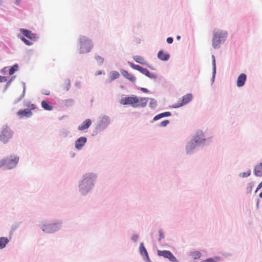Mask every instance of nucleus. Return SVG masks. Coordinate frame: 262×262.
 <instances>
[{
  "label": "nucleus",
  "mask_w": 262,
  "mask_h": 262,
  "mask_svg": "<svg viewBox=\"0 0 262 262\" xmlns=\"http://www.w3.org/2000/svg\"><path fill=\"white\" fill-rule=\"evenodd\" d=\"M148 98H138L136 96L122 97L120 100V103L122 105H130L133 107H144L148 102Z\"/></svg>",
  "instance_id": "1"
},
{
  "label": "nucleus",
  "mask_w": 262,
  "mask_h": 262,
  "mask_svg": "<svg viewBox=\"0 0 262 262\" xmlns=\"http://www.w3.org/2000/svg\"><path fill=\"white\" fill-rule=\"evenodd\" d=\"M96 178V177L94 173H87L84 176L80 184V189L82 194L86 193L89 190Z\"/></svg>",
  "instance_id": "2"
},
{
  "label": "nucleus",
  "mask_w": 262,
  "mask_h": 262,
  "mask_svg": "<svg viewBox=\"0 0 262 262\" xmlns=\"http://www.w3.org/2000/svg\"><path fill=\"white\" fill-rule=\"evenodd\" d=\"M227 34V32L220 30L213 32L212 44L214 49L218 48L220 44L225 41Z\"/></svg>",
  "instance_id": "3"
},
{
  "label": "nucleus",
  "mask_w": 262,
  "mask_h": 262,
  "mask_svg": "<svg viewBox=\"0 0 262 262\" xmlns=\"http://www.w3.org/2000/svg\"><path fill=\"white\" fill-rule=\"evenodd\" d=\"M18 160V157L13 156L2 160L0 161V168L4 167L7 169L13 168L15 167Z\"/></svg>",
  "instance_id": "4"
},
{
  "label": "nucleus",
  "mask_w": 262,
  "mask_h": 262,
  "mask_svg": "<svg viewBox=\"0 0 262 262\" xmlns=\"http://www.w3.org/2000/svg\"><path fill=\"white\" fill-rule=\"evenodd\" d=\"M80 53L89 52L93 47L92 41L88 38L82 36L80 38Z\"/></svg>",
  "instance_id": "5"
},
{
  "label": "nucleus",
  "mask_w": 262,
  "mask_h": 262,
  "mask_svg": "<svg viewBox=\"0 0 262 262\" xmlns=\"http://www.w3.org/2000/svg\"><path fill=\"white\" fill-rule=\"evenodd\" d=\"M13 132L12 129L6 126L4 127L0 134V141L2 142L6 143L9 141L13 137Z\"/></svg>",
  "instance_id": "6"
},
{
  "label": "nucleus",
  "mask_w": 262,
  "mask_h": 262,
  "mask_svg": "<svg viewBox=\"0 0 262 262\" xmlns=\"http://www.w3.org/2000/svg\"><path fill=\"white\" fill-rule=\"evenodd\" d=\"M35 106L34 104H31L30 106V108H26L24 110H20L17 113V115L20 118H23L24 117L29 118L31 117L32 115L31 110L34 109Z\"/></svg>",
  "instance_id": "7"
},
{
  "label": "nucleus",
  "mask_w": 262,
  "mask_h": 262,
  "mask_svg": "<svg viewBox=\"0 0 262 262\" xmlns=\"http://www.w3.org/2000/svg\"><path fill=\"white\" fill-rule=\"evenodd\" d=\"M59 225L57 224H49L42 226V230L47 233H51L57 231L59 229Z\"/></svg>",
  "instance_id": "8"
},
{
  "label": "nucleus",
  "mask_w": 262,
  "mask_h": 262,
  "mask_svg": "<svg viewBox=\"0 0 262 262\" xmlns=\"http://www.w3.org/2000/svg\"><path fill=\"white\" fill-rule=\"evenodd\" d=\"M158 255L159 256H163L165 258H167L169 259L171 261H172V262H176L177 261L176 258L173 256V255L169 251L158 250Z\"/></svg>",
  "instance_id": "9"
},
{
  "label": "nucleus",
  "mask_w": 262,
  "mask_h": 262,
  "mask_svg": "<svg viewBox=\"0 0 262 262\" xmlns=\"http://www.w3.org/2000/svg\"><path fill=\"white\" fill-rule=\"evenodd\" d=\"M193 96L191 94H187L183 96L182 100H181V103H176L174 105L173 107L175 108H178L181 107L184 105L186 104L189 103L192 99Z\"/></svg>",
  "instance_id": "10"
},
{
  "label": "nucleus",
  "mask_w": 262,
  "mask_h": 262,
  "mask_svg": "<svg viewBox=\"0 0 262 262\" xmlns=\"http://www.w3.org/2000/svg\"><path fill=\"white\" fill-rule=\"evenodd\" d=\"M86 138L85 137H80L75 142V147L77 149H81L86 142Z\"/></svg>",
  "instance_id": "11"
},
{
  "label": "nucleus",
  "mask_w": 262,
  "mask_h": 262,
  "mask_svg": "<svg viewBox=\"0 0 262 262\" xmlns=\"http://www.w3.org/2000/svg\"><path fill=\"white\" fill-rule=\"evenodd\" d=\"M247 79L246 75L242 73L237 77L236 84L238 87H242L244 85Z\"/></svg>",
  "instance_id": "12"
},
{
  "label": "nucleus",
  "mask_w": 262,
  "mask_h": 262,
  "mask_svg": "<svg viewBox=\"0 0 262 262\" xmlns=\"http://www.w3.org/2000/svg\"><path fill=\"white\" fill-rule=\"evenodd\" d=\"M20 32L26 37L31 40H35L36 38L35 34H33L31 31L25 29H20Z\"/></svg>",
  "instance_id": "13"
},
{
  "label": "nucleus",
  "mask_w": 262,
  "mask_h": 262,
  "mask_svg": "<svg viewBox=\"0 0 262 262\" xmlns=\"http://www.w3.org/2000/svg\"><path fill=\"white\" fill-rule=\"evenodd\" d=\"M121 74L125 77L126 79H128L129 80L132 81V82H135L136 80V78L135 76L133 75L132 74L128 73L127 71L125 70H121Z\"/></svg>",
  "instance_id": "14"
},
{
  "label": "nucleus",
  "mask_w": 262,
  "mask_h": 262,
  "mask_svg": "<svg viewBox=\"0 0 262 262\" xmlns=\"http://www.w3.org/2000/svg\"><path fill=\"white\" fill-rule=\"evenodd\" d=\"M92 123L91 120L89 119L85 120L78 127L79 130H83L88 129Z\"/></svg>",
  "instance_id": "15"
},
{
  "label": "nucleus",
  "mask_w": 262,
  "mask_h": 262,
  "mask_svg": "<svg viewBox=\"0 0 262 262\" xmlns=\"http://www.w3.org/2000/svg\"><path fill=\"white\" fill-rule=\"evenodd\" d=\"M204 140V136L202 132H198L193 137V140L195 143L201 142Z\"/></svg>",
  "instance_id": "16"
},
{
  "label": "nucleus",
  "mask_w": 262,
  "mask_h": 262,
  "mask_svg": "<svg viewBox=\"0 0 262 262\" xmlns=\"http://www.w3.org/2000/svg\"><path fill=\"white\" fill-rule=\"evenodd\" d=\"M170 55L169 54L164 53L162 50H160L158 53V57L161 60L166 61L169 58Z\"/></svg>",
  "instance_id": "17"
},
{
  "label": "nucleus",
  "mask_w": 262,
  "mask_h": 262,
  "mask_svg": "<svg viewBox=\"0 0 262 262\" xmlns=\"http://www.w3.org/2000/svg\"><path fill=\"white\" fill-rule=\"evenodd\" d=\"M254 174L257 177H262V163L259 164L255 167Z\"/></svg>",
  "instance_id": "18"
},
{
  "label": "nucleus",
  "mask_w": 262,
  "mask_h": 262,
  "mask_svg": "<svg viewBox=\"0 0 262 262\" xmlns=\"http://www.w3.org/2000/svg\"><path fill=\"white\" fill-rule=\"evenodd\" d=\"M41 105L43 108L47 111H51L53 108L51 104L46 100H42Z\"/></svg>",
  "instance_id": "19"
},
{
  "label": "nucleus",
  "mask_w": 262,
  "mask_h": 262,
  "mask_svg": "<svg viewBox=\"0 0 262 262\" xmlns=\"http://www.w3.org/2000/svg\"><path fill=\"white\" fill-rule=\"evenodd\" d=\"M171 116V113L169 112H166L164 113H162L161 114H159L156 116H155L154 118V121H157L162 118L165 117H169Z\"/></svg>",
  "instance_id": "20"
},
{
  "label": "nucleus",
  "mask_w": 262,
  "mask_h": 262,
  "mask_svg": "<svg viewBox=\"0 0 262 262\" xmlns=\"http://www.w3.org/2000/svg\"><path fill=\"white\" fill-rule=\"evenodd\" d=\"M133 58L136 62L139 63H140L143 65L147 64L146 61L144 60V58L140 56H134Z\"/></svg>",
  "instance_id": "21"
},
{
  "label": "nucleus",
  "mask_w": 262,
  "mask_h": 262,
  "mask_svg": "<svg viewBox=\"0 0 262 262\" xmlns=\"http://www.w3.org/2000/svg\"><path fill=\"white\" fill-rule=\"evenodd\" d=\"M8 242L9 239L8 238L5 237H0V249L5 248Z\"/></svg>",
  "instance_id": "22"
},
{
  "label": "nucleus",
  "mask_w": 262,
  "mask_h": 262,
  "mask_svg": "<svg viewBox=\"0 0 262 262\" xmlns=\"http://www.w3.org/2000/svg\"><path fill=\"white\" fill-rule=\"evenodd\" d=\"M142 73L150 78L155 79L157 77L156 75L155 74L150 73L145 68H144V69L142 71Z\"/></svg>",
  "instance_id": "23"
},
{
  "label": "nucleus",
  "mask_w": 262,
  "mask_h": 262,
  "mask_svg": "<svg viewBox=\"0 0 262 262\" xmlns=\"http://www.w3.org/2000/svg\"><path fill=\"white\" fill-rule=\"evenodd\" d=\"M140 252H141V254L143 255V254L144 253L145 254V256H146V258L149 260V257L148 255V253H147L146 249L144 247L143 243H141L140 245Z\"/></svg>",
  "instance_id": "24"
},
{
  "label": "nucleus",
  "mask_w": 262,
  "mask_h": 262,
  "mask_svg": "<svg viewBox=\"0 0 262 262\" xmlns=\"http://www.w3.org/2000/svg\"><path fill=\"white\" fill-rule=\"evenodd\" d=\"M128 63H129V66L133 69H134L135 70H138V71H140L141 73H142V71L144 69L143 68L141 67V66H140L139 65L135 64L133 63H132V62H129Z\"/></svg>",
  "instance_id": "25"
},
{
  "label": "nucleus",
  "mask_w": 262,
  "mask_h": 262,
  "mask_svg": "<svg viewBox=\"0 0 262 262\" xmlns=\"http://www.w3.org/2000/svg\"><path fill=\"white\" fill-rule=\"evenodd\" d=\"M120 74L118 72L113 71L110 74L111 80H114L119 78Z\"/></svg>",
  "instance_id": "26"
},
{
  "label": "nucleus",
  "mask_w": 262,
  "mask_h": 262,
  "mask_svg": "<svg viewBox=\"0 0 262 262\" xmlns=\"http://www.w3.org/2000/svg\"><path fill=\"white\" fill-rule=\"evenodd\" d=\"M18 70V66L17 64H14L9 70V74L10 75H13L15 72Z\"/></svg>",
  "instance_id": "27"
},
{
  "label": "nucleus",
  "mask_w": 262,
  "mask_h": 262,
  "mask_svg": "<svg viewBox=\"0 0 262 262\" xmlns=\"http://www.w3.org/2000/svg\"><path fill=\"white\" fill-rule=\"evenodd\" d=\"M157 105V101L153 98H150V102L149 104V107H151V108H155Z\"/></svg>",
  "instance_id": "28"
},
{
  "label": "nucleus",
  "mask_w": 262,
  "mask_h": 262,
  "mask_svg": "<svg viewBox=\"0 0 262 262\" xmlns=\"http://www.w3.org/2000/svg\"><path fill=\"white\" fill-rule=\"evenodd\" d=\"M191 255L194 259H199L201 256V253L199 251L192 252Z\"/></svg>",
  "instance_id": "29"
},
{
  "label": "nucleus",
  "mask_w": 262,
  "mask_h": 262,
  "mask_svg": "<svg viewBox=\"0 0 262 262\" xmlns=\"http://www.w3.org/2000/svg\"><path fill=\"white\" fill-rule=\"evenodd\" d=\"M70 88V82L69 80L66 81L64 82L63 84V88L66 90L68 91Z\"/></svg>",
  "instance_id": "30"
},
{
  "label": "nucleus",
  "mask_w": 262,
  "mask_h": 262,
  "mask_svg": "<svg viewBox=\"0 0 262 262\" xmlns=\"http://www.w3.org/2000/svg\"><path fill=\"white\" fill-rule=\"evenodd\" d=\"M195 147V146L193 145V143H189L186 146V150L188 152L191 150L194 149Z\"/></svg>",
  "instance_id": "31"
},
{
  "label": "nucleus",
  "mask_w": 262,
  "mask_h": 262,
  "mask_svg": "<svg viewBox=\"0 0 262 262\" xmlns=\"http://www.w3.org/2000/svg\"><path fill=\"white\" fill-rule=\"evenodd\" d=\"M21 40L24 42V43L28 46H30L32 44V42H30L27 39H26L24 37H20Z\"/></svg>",
  "instance_id": "32"
},
{
  "label": "nucleus",
  "mask_w": 262,
  "mask_h": 262,
  "mask_svg": "<svg viewBox=\"0 0 262 262\" xmlns=\"http://www.w3.org/2000/svg\"><path fill=\"white\" fill-rule=\"evenodd\" d=\"M95 59L99 63H102L104 60L103 58L100 56H96Z\"/></svg>",
  "instance_id": "33"
},
{
  "label": "nucleus",
  "mask_w": 262,
  "mask_h": 262,
  "mask_svg": "<svg viewBox=\"0 0 262 262\" xmlns=\"http://www.w3.org/2000/svg\"><path fill=\"white\" fill-rule=\"evenodd\" d=\"M169 121L168 120H165L160 123V126L162 127L166 126L168 124H169Z\"/></svg>",
  "instance_id": "34"
},
{
  "label": "nucleus",
  "mask_w": 262,
  "mask_h": 262,
  "mask_svg": "<svg viewBox=\"0 0 262 262\" xmlns=\"http://www.w3.org/2000/svg\"><path fill=\"white\" fill-rule=\"evenodd\" d=\"M7 81V79L6 77L0 76V82H5Z\"/></svg>",
  "instance_id": "35"
},
{
  "label": "nucleus",
  "mask_w": 262,
  "mask_h": 262,
  "mask_svg": "<svg viewBox=\"0 0 262 262\" xmlns=\"http://www.w3.org/2000/svg\"><path fill=\"white\" fill-rule=\"evenodd\" d=\"M250 173H251V172H250V171H248V172H243V173H242V177H243V178L247 177H248L249 176H250Z\"/></svg>",
  "instance_id": "36"
},
{
  "label": "nucleus",
  "mask_w": 262,
  "mask_h": 262,
  "mask_svg": "<svg viewBox=\"0 0 262 262\" xmlns=\"http://www.w3.org/2000/svg\"><path fill=\"white\" fill-rule=\"evenodd\" d=\"M204 262H217V261L213 258H210L204 260Z\"/></svg>",
  "instance_id": "37"
},
{
  "label": "nucleus",
  "mask_w": 262,
  "mask_h": 262,
  "mask_svg": "<svg viewBox=\"0 0 262 262\" xmlns=\"http://www.w3.org/2000/svg\"><path fill=\"white\" fill-rule=\"evenodd\" d=\"M166 40L167 43L170 44L173 42V38L172 37H168Z\"/></svg>",
  "instance_id": "38"
},
{
  "label": "nucleus",
  "mask_w": 262,
  "mask_h": 262,
  "mask_svg": "<svg viewBox=\"0 0 262 262\" xmlns=\"http://www.w3.org/2000/svg\"><path fill=\"white\" fill-rule=\"evenodd\" d=\"M159 232V235H160L159 240H161V239H162L164 237V234L162 233L161 230H160Z\"/></svg>",
  "instance_id": "39"
},
{
  "label": "nucleus",
  "mask_w": 262,
  "mask_h": 262,
  "mask_svg": "<svg viewBox=\"0 0 262 262\" xmlns=\"http://www.w3.org/2000/svg\"><path fill=\"white\" fill-rule=\"evenodd\" d=\"M262 187V181L258 184L257 186L256 189L255 190V192H256L259 189H260Z\"/></svg>",
  "instance_id": "40"
},
{
  "label": "nucleus",
  "mask_w": 262,
  "mask_h": 262,
  "mask_svg": "<svg viewBox=\"0 0 262 262\" xmlns=\"http://www.w3.org/2000/svg\"><path fill=\"white\" fill-rule=\"evenodd\" d=\"M138 238V235H134L132 236V239L135 242H136Z\"/></svg>",
  "instance_id": "41"
},
{
  "label": "nucleus",
  "mask_w": 262,
  "mask_h": 262,
  "mask_svg": "<svg viewBox=\"0 0 262 262\" xmlns=\"http://www.w3.org/2000/svg\"><path fill=\"white\" fill-rule=\"evenodd\" d=\"M212 61H213V67H214V69L215 70V57L213 55L212 56Z\"/></svg>",
  "instance_id": "42"
},
{
  "label": "nucleus",
  "mask_w": 262,
  "mask_h": 262,
  "mask_svg": "<svg viewBox=\"0 0 262 262\" xmlns=\"http://www.w3.org/2000/svg\"><path fill=\"white\" fill-rule=\"evenodd\" d=\"M141 90L145 93H147L148 92L147 89H146V88H142L141 89Z\"/></svg>",
  "instance_id": "43"
},
{
  "label": "nucleus",
  "mask_w": 262,
  "mask_h": 262,
  "mask_svg": "<svg viewBox=\"0 0 262 262\" xmlns=\"http://www.w3.org/2000/svg\"><path fill=\"white\" fill-rule=\"evenodd\" d=\"M250 190L251 191V189H252V186H253V184H250Z\"/></svg>",
  "instance_id": "44"
},
{
  "label": "nucleus",
  "mask_w": 262,
  "mask_h": 262,
  "mask_svg": "<svg viewBox=\"0 0 262 262\" xmlns=\"http://www.w3.org/2000/svg\"><path fill=\"white\" fill-rule=\"evenodd\" d=\"M259 196L260 198H262V192H260L259 194Z\"/></svg>",
  "instance_id": "45"
},
{
  "label": "nucleus",
  "mask_w": 262,
  "mask_h": 262,
  "mask_svg": "<svg viewBox=\"0 0 262 262\" xmlns=\"http://www.w3.org/2000/svg\"><path fill=\"white\" fill-rule=\"evenodd\" d=\"M101 74V71H98L97 75H100Z\"/></svg>",
  "instance_id": "46"
},
{
  "label": "nucleus",
  "mask_w": 262,
  "mask_h": 262,
  "mask_svg": "<svg viewBox=\"0 0 262 262\" xmlns=\"http://www.w3.org/2000/svg\"><path fill=\"white\" fill-rule=\"evenodd\" d=\"M180 38H181V36H177V39H178V40H179V39H180Z\"/></svg>",
  "instance_id": "47"
},
{
  "label": "nucleus",
  "mask_w": 262,
  "mask_h": 262,
  "mask_svg": "<svg viewBox=\"0 0 262 262\" xmlns=\"http://www.w3.org/2000/svg\"><path fill=\"white\" fill-rule=\"evenodd\" d=\"M16 4H18V3H19V1H18V0H16Z\"/></svg>",
  "instance_id": "48"
}]
</instances>
